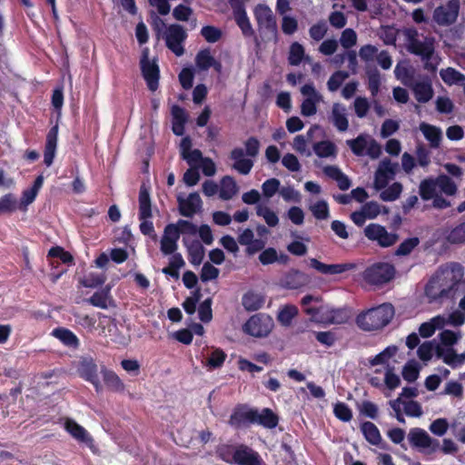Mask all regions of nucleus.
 I'll use <instances>...</instances> for the list:
<instances>
[{
  "mask_svg": "<svg viewBox=\"0 0 465 465\" xmlns=\"http://www.w3.org/2000/svg\"><path fill=\"white\" fill-rule=\"evenodd\" d=\"M394 314V307L391 303H382L361 312L356 317V323L362 331H378L387 326Z\"/></svg>",
  "mask_w": 465,
  "mask_h": 465,
  "instance_id": "f257e3e1",
  "label": "nucleus"
},
{
  "mask_svg": "<svg viewBox=\"0 0 465 465\" xmlns=\"http://www.w3.org/2000/svg\"><path fill=\"white\" fill-rule=\"evenodd\" d=\"M402 33L411 54L420 56L421 59L433 56L435 53V38L433 36L422 35V40H420V34L415 27L404 28Z\"/></svg>",
  "mask_w": 465,
  "mask_h": 465,
  "instance_id": "f03ea898",
  "label": "nucleus"
},
{
  "mask_svg": "<svg viewBox=\"0 0 465 465\" xmlns=\"http://www.w3.org/2000/svg\"><path fill=\"white\" fill-rule=\"evenodd\" d=\"M424 293L429 302L441 303L444 300L452 298L455 290L437 271L426 283Z\"/></svg>",
  "mask_w": 465,
  "mask_h": 465,
  "instance_id": "7ed1b4c3",
  "label": "nucleus"
},
{
  "mask_svg": "<svg viewBox=\"0 0 465 465\" xmlns=\"http://www.w3.org/2000/svg\"><path fill=\"white\" fill-rule=\"evenodd\" d=\"M139 213L138 218L141 221L140 231L143 235H152L154 233L153 223L150 219L153 217L152 201L150 196V189L142 184L138 196Z\"/></svg>",
  "mask_w": 465,
  "mask_h": 465,
  "instance_id": "20e7f679",
  "label": "nucleus"
},
{
  "mask_svg": "<svg viewBox=\"0 0 465 465\" xmlns=\"http://www.w3.org/2000/svg\"><path fill=\"white\" fill-rule=\"evenodd\" d=\"M395 276V268L389 262H375L362 272V278L370 285L381 286Z\"/></svg>",
  "mask_w": 465,
  "mask_h": 465,
  "instance_id": "39448f33",
  "label": "nucleus"
},
{
  "mask_svg": "<svg viewBox=\"0 0 465 465\" xmlns=\"http://www.w3.org/2000/svg\"><path fill=\"white\" fill-rule=\"evenodd\" d=\"M253 15L260 34L268 39L275 38L277 35V24L271 8L266 5L259 4L253 9Z\"/></svg>",
  "mask_w": 465,
  "mask_h": 465,
  "instance_id": "423d86ee",
  "label": "nucleus"
},
{
  "mask_svg": "<svg viewBox=\"0 0 465 465\" xmlns=\"http://www.w3.org/2000/svg\"><path fill=\"white\" fill-rule=\"evenodd\" d=\"M228 3L232 10V15L236 25L242 31L244 37H252L257 45H259V40L253 30L250 19L245 10V5L243 0H228Z\"/></svg>",
  "mask_w": 465,
  "mask_h": 465,
  "instance_id": "0eeeda50",
  "label": "nucleus"
},
{
  "mask_svg": "<svg viewBox=\"0 0 465 465\" xmlns=\"http://www.w3.org/2000/svg\"><path fill=\"white\" fill-rule=\"evenodd\" d=\"M140 67L142 75L151 92H155L159 87L160 68L156 60L149 59V50L145 48L141 56Z\"/></svg>",
  "mask_w": 465,
  "mask_h": 465,
  "instance_id": "6e6552de",
  "label": "nucleus"
},
{
  "mask_svg": "<svg viewBox=\"0 0 465 465\" xmlns=\"http://www.w3.org/2000/svg\"><path fill=\"white\" fill-rule=\"evenodd\" d=\"M363 232L368 240L376 242L381 248L391 247L399 240V235L396 232H389L383 225L379 223L368 224Z\"/></svg>",
  "mask_w": 465,
  "mask_h": 465,
  "instance_id": "1a4fd4ad",
  "label": "nucleus"
},
{
  "mask_svg": "<svg viewBox=\"0 0 465 465\" xmlns=\"http://www.w3.org/2000/svg\"><path fill=\"white\" fill-rule=\"evenodd\" d=\"M460 7V0H449L445 5H440L433 11V21L440 26H450L458 18Z\"/></svg>",
  "mask_w": 465,
  "mask_h": 465,
  "instance_id": "9d476101",
  "label": "nucleus"
},
{
  "mask_svg": "<svg viewBox=\"0 0 465 465\" xmlns=\"http://www.w3.org/2000/svg\"><path fill=\"white\" fill-rule=\"evenodd\" d=\"M273 327L272 318L267 314L252 315L244 324V331L253 337H266Z\"/></svg>",
  "mask_w": 465,
  "mask_h": 465,
  "instance_id": "9b49d317",
  "label": "nucleus"
},
{
  "mask_svg": "<svg viewBox=\"0 0 465 465\" xmlns=\"http://www.w3.org/2000/svg\"><path fill=\"white\" fill-rule=\"evenodd\" d=\"M186 38L187 33L181 25H170L165 31V45L176 56H182L184 54L183 44Z\"/></svg>",
  "mask_w": 465,
  "mask_h": 465,
  "instance_id": "f8f14e48",
  "label": "nucleus"
},
{
  "mask_svg": "<svg viewBox=\"0 0 465 465\" xmlns=\"http://www.w3.org/2000/svg\"><path fill=\"white\" fill-rule=\"evenodd\" d=\"M77 371L84 381L92 383L96 392L103 391V385L98 376V366L91 356L82 357L78 362Z\"/></svg>",
  "mask_w": 465,
  "mask_h": 465,
  "instance_id": "ddd939ff",
  "label": "nucleus"
},
{
  "mask_svg": "<svg viewBox=\"0 0 465 465\" xmlns=\"http://www.w3.org/2000/svg\"><path fill=\"white\" fill-rule=\"evenodd\" d=\"M256 409L249 408L245 404H238L232 410L228 424L235 430L248 428L255 424Z\"/></svg>",
  "mask_w": 465,
  "mask_h": 465,
  "instance_id": "4468645a",
  "label": "nucleus"
},
{
  "mask_svg": "<svg viewBox=\"0 0 465 465\" xmlns=\"http://www.w3.org/2000/svg\"><path fill=\"white\" fill-rule=\"evenodd\" d=\"M403 83L411 89L415 99L419 103H428L433 97L434 92L429 79L417 81L413 75H406Z\"/></svg>",
  "mask_w": 465,
  "mask_h": 465,
  "instance_id": "2eb2a0df",
  "label": "nucleus"
},
{
  "mask_svg": "<svg viewBox=\"0 0 465 465\" xmlns=\"http://www.w3.org/2000/svg\"><path fill=\"white\" fill-rule=\"evenodd\" d=\"M398 163H392L389 158L383 159L374 174V188L381 191L387 187L389 182L394 178Z\"/></svg>",
  "mask_w": 465,
  "mask_h": 465,
  "instance_id": "dca6fc26",
  "label": "nucleus"
},
{
  "mask_svg": "<svg viewBox=\"0 0 465 465\" xmlns=\"http://www.w3.org/2000/svg\"><path fill=\"white\" fill-rule=\"evenodd\" d=\"M311 282L310 276L298 269H291L280 279V286L286 290H298L307 286Z\"/></svg>",
  "mask_w": 465,
  "mask_h": 465,
  "instance_id": "f3484780",
  "label": "nucleus"
},
{
  "mask_svg": "<svg viewBox=\"0 0 465 465\" xmlns=\"http://www.w3.org/2000/svg\"><path fill=\"white\" fill-rule=\"evenodd\" d=\"M261 455L246 444L235 446L234 464L237 465H262Z\"/></svg>",
  "mask_w": 465,
  "mask_h": 465,
  "instance_id": "a211bd4d",
  "label": "nucleus"
},
{
  "mask_svg": "<svg viewBox=\"0 0 465 465\" xmlns=\"http://www.w3.org/2000/svg\"><path fill=\"white\" fill-rule=\"evenodd\" d=\"M64 429L78 442L84 443L92 451L94 450L95 445L94 438L74 420L67 419L64 422Z\"/></svg>",
  "mask_w": 465,
  "mask_h": 465,
  "instance_id": "6ab92c4d",
  "label": "nucleus"
},
{
  "mask_svg": "<svg viewBox=\"0 0 465 465\" xmlns=\"http://www.w3.org/2000/svg\"><path fill=\"white\" fill-rule=\"evenodd\" d=\"M177 202L180 214L188 218H192L200 212L203 206V201L198 193H191L186 199L178 197Z\"/></svg>",
  "mask_w": 465,
  "mask_h": 465,
  "instance_id": "aec40b11",
  "label": "nucleus"
},
{
  "mask_svg": "<svg viewBox=\"0 0 465 465\" xmlns=\"http://www.w3.org/2000/svg\"><path fill=\"white\" fill-rule=\"evenodd\" d=\"M229 158L233 161L232 167L242 175L249 174L254 164L251 157H245L244 149L241 147L233 148L230 153Z\"/></svg>",
  "mask_w": 465,
  "mask_h": 465,
  "instance_id": "412c9836",
  "label": "nucleus"
},
{
  "mask_svg": "<svg viewBox=\"0 0 465 465\" xmlns=\"http://www.w3.org/2000/svg\"><path fill=\"white\" fill-rule=\"evenodd\" d=\"M58 124L50 128L46 134L45 151H44V163L46 166L52 165L56 153L57 140H58Z\"/></svg>",
  "mask_w": 465,
  "mask_h": 465,
  "instance_id": "4be33fe9",
  "label": "nucleus"
},
{
  "mask_svg": "<svg viewBox=\"0 0 465 465\" xmlns=\"http://www.w3.org/2000/svg\"><path fill=\"white\" fill-rule=\"evenodd\" d=\"M438 272L456 291L464 275V269L461 264L453 262L446 268H440Z\"/></svg>",
  "mask_w": 465,
  "mask_h": 465,
  "instance_id": "5701e85b",
  "label": "nucleus"
},
{
  "mask_svg": "<svg viewBox=\"0 0 465 465\" xmlns=\"http://www.w3.org/2000/svg\"><path fill=\"white\" fill-rule=\"evenodd\" d=\"M171 114L173 117L172 130L173 133L177 136L183 135L185 132V124L188 121V114L184 108L178 104H173L171 108Z\"/></svg>",
  "mask_w": 465,
  "mask_h": 465,
  "instance_id": "b1692460",
  "label": "nucleus"
},
{
  "mask_svg": "<svg viewBox=\"0 0 465 465\" xmlns=\"http://www.w3.org/2000/svg\"><path fill=\"white\" fill-rule=\"evenodd\" d=\"M310 265L312 268L323 274H340L346 271H349L354 267L352 263H337V264H325L315 258L310 260Z\"/></svg>",
  "mask_w": 465,
  "mask_h": 465,
  "instance_id": "393cba45",
  "label": "nucleus"
},
{
  "mask_svg": "<svg viewBox=\"0 0 465 465\" xmlns=\"http://www.w3.org/2000/svg\"><path fill=\"white\" fill-rule=\"evenodd\" d=\"M100 372L106 388L113 392H124L125 390L124 383L120 377L112 370L105 366L101 367Z\"/></svg>",
  "mask_w": 465,
  "mask_h": 465,
  "instance_id": "a878e982",
  "label": "nucleus"
},
{
  "mask_svg": "<svg viewBox=\"0 0 465 465\" xmlns=\"http://www.w3.org/2000/svg\"><path fill=\"white\" fill-rule=\"evenodd\" d=\"M86 302L101 309H108L110 306H114V302L110 293V287L95 292Z\"/></svg>",
  "mask_w": 465,
  "mask_h": 465,
  "instance_id": "bb28decb",
  "label": "nucleus"
},
{
  "mask_svg": "<svg viewBox=\"0 0 465 465\" xmlns=\"http://www.w3.org/2000/svg\"><path fill=\"white\" fill-rule=\"evenodd\" d=\"M420 130L431 148H438L440 146L442 139V132L440 127L427 123H421L420 124Z\"/></svg>",
  "mask_w": 465,
  "mask_h": 465,
  "instance_id": "cd10ccee",
  "label": "nucleus"
},
{
  "mask_svg": "<svg viewBox=\"0 0 465 465\" xmlns=\"http://www.w3.org/2000/svg\"><path fill=\"white\" fill-rule=\"evenodd\" d=\"M183 242L187 247L189 262L194 266L200 265L204 258V248L203 244L198 240H193L187 242L186 240L183 239Z\"/></svg>",
  "mask_w": 465,
  "mask_h": 465,
  "instance_id": "c85d7f7f",
  "label": "nucleus"
},
{
  "mask_svg": "<svg viewBox=\"0 0 465 465\" xmlns=\"http://www.w3.org/2000/svg\"><path fill=\"white\" fill-rule=\"evenodd\" d=\"M53 336L58 339L64 345L77 349L79 347V339L77 336L69 329L64 327H58L53 330Z\"/></svg>",
  "mask_w": 465,
  "mask_h": 465,
  "instance_id": "c756f323",
  "label": "nucleus"
},
{
  "mask_svg": "<svg viewBox=\"0 0 465 465\" xmlns=\"http://www.w3.org/2000/svg\"><path fill=\"white\" fill-rule=\"evenodd\" d=\"M279 423V417L271 409L264 408L261 412L256 409L255 424L262 425L267 429H274Z\"/></svg>",
  "mask_w": 465,
  "mask_h": 465,
  "instance_id": "7c9ffc66",
  "label": "nucleus"
},
{
  "mask_svg": "<svg viewBox=\"0 0 465 465\" xmlns=\"http://www.w3.org/2000/svg\"><path fill=\"white\" fill-rule=\"evenodd\" d=\"M437 178H425L420 183L419 193L423 201H430L438 194Z\"/></svg>",
  "mask_w": 465,
  "mask_h": 465,
  "instance_id": "2f4dec72",
  "label": "nucleus"
},
{
  "mask_svg": "<svg viewBox=\"0 0 465 465\" xmlns=\"http://www.w3.org/2000/svg\"><path fill=\"white\" fill-rule=\"evenodd\" d=\"M361 430L365 440L371 445H379L381 441V435L378 427L371 421H363L361 424Z\"/></svg>",
  "mask_w": 465,
  "mask_h": 465,
  "instance_id": "473e14b6",
  "label": "nucleus"
},
{
  "mask_svg": "<svg viewBox=\"0 0 465 465\" xmlns=\"http://www.w3.org/2000/svg\"><path fill=\"white\" fill-rule=\"evenodd\" d=\"M409 440L414 447L429 448L431 444V438L422 429L414 428L410 430Z\"/></svg>",
  "mask_w": 465,
  "mask_h": 465,
  "instance_id": "72a5a7b5",
  "label": "nucleus"
},
{
  "mask_svg": "<svg viewBox=\"0 0 465 465\" xmlns=\"http://www.w3.org/2000/svg\"><path fill=\"white\" fill-rule=\"evenodd\" d=\"M237 192L238 187L236 182L232 176L226 175L221 180L219 196L222 200H231Z\"/></svg>",
  "mask_w": 465,
  "mask_h": 465,
  "instance_id": "f704fd0d",
  "label": "nucleus"
},
{
  "mask_svg": "<svg viewBox=\"0 0 465 465\" xmlns=\"http://www.w3.org/2000/svg\"><path fill=\"white\" fill-rule=\"evenodd\" d=\"M438 188L447 196H454L458 193V184L448 174H439L437 177Z\"/></svg>",
  "mask_w": 465,
  "mask_h": 465,
  "instance_id": "c9c22d12",
  "label": "nucleus"
},
{
  "mask_svg": "<svg viewBox=\"0 0 465 465\" xmlns=\"http://www.w3.org/2000/svg\"><path fill=\"white\" fill-rule=\"evenodd\" d=\"M345 109L339 104H334L331 111L332 123L340 132L347 131L349 121L344 113Z\"/></svg>",
  "mask_w": 465,
  "mask_h": 465,
  "instance_id": "e433bc0d",
  "label": "nucleus"
},
{
  "mask_svg": "<svg viewBox=\"0 0 465 465\" xmlns=\"http://www.w3.org/2000/svg\"><path fill=\"white\" fill-rule=\"evenodd\" d=\"M242 303L247 311L254 312L262 307L264 299L258 293L248 292L242 296Z\"/></svg>",
  "mask_w": 465,
  "mask_h": 465,
  "instance_id": "4c0bfd02",
  "label": "nucleus"
},
{
  "mask_svg": "<svg viewBox=\"0 0 465 465\" xmlns=\"http://www.w3.org/2000/svg\"><path fill=\"white\" fill-rule=\"evenodd\" d=\"M298 308L292 304L284 305L278 312L277 320L282 326H290L298 315Z\"/></svg>",
  "mask_w": 465,
  "mask_h": 465,
  "instance_id": "58836bf2",
  "label": "nucleus"
},
{
  "mask_svg": "<svg viewBox=\"0 0 465 465\" xmlns=\"http://www.w3.org/2000/svg\"><path fill=\"white\" fill-rule=\"evenodd\" d=\"M213 58L210 48L202 49L196 54L195 65L200 71H207L212 67Z\"/></svg>",
  "mask_w": 465,
  "mask_h": 465,
  "instance_id": "ea45409f",
  "label": "nucleus"
},
{
  "mask_svg": "<svg viewBox=\"0 0 465 465\" xmlns=\"http://www.w3.org/2000/svg\"><path fill=\"white\" fill-rule=\"evenodd\" d=\"M18 209V202L12 193H5L0 198V214L12 213Z\"/></svg>",
  "mask_w": 465,
  "mask_h": 465,
  "instance_id": "a19ab883",
  "label": "nucleus"
},
{
  "mask_svg": "<svg viewBox=\"0 0 465 465\" xmlns=\"http://www.w3.org/2000/svg\"><path fill=\"white\" fill-rule=\"evenodd\" d=\"M313 151L321 158H327L336 153V146L331 141H322L315 143Z\"/></svg>",
  "mask_w": 465,
  "mask_h": 465,
  "instance_id": "79ce46f5",
  "label": "nucleus"
},
{
  "mask_svg": "<svg viewBox=\"0 0 465 465\" xmlns=\"http://www.w3.org/2000/svg\"><path fill=\"white\" fill-rule=\"evenodd\" d=\"M398 351V347L396 345H391L386 347L382 351L375 355L373 358L369 360V362L371 366H376L380 364L386 363L391 358L395 356Z\"/></svg>",
  "mask_w": 465,
  "mask_h": 465,
  "instance_id": "37998d69",
  "label": "nucleus"
},
{
  "mask_svg": "<svg viewBox=\"0 0 465 465\" xmlns=\"http://www.w3.org/2000/svg\"><path fill=\"white\" fill-rule=\"evenodd\" d=\"M402 192V184L399 182L393 183L389 187H385L380 194V198L384 202H393L397 200Z\"/></svg>",
  "mask_w": 465,
  "mask_h": 465,
  "instance_id": "c03bdc74",
  "label": "nucleus"
},
{
  "mask_svg": "<svg viewBox=\"0 0 465 465\" xmlns=\"http://www.w3.org/2000/svg\"><path fill=\"white\" fill-rule=\"evenodd\" d=\"M322 299L318 296H313L312 294H307L303 296L301 300V304L304 307V312L308 315H311L313 318H317V316L322 312L323 307H307L312 302H320Z\"/></svg>",
  "mask_w": 465,
  "mask_h": 465,
  "instance_id": "a18cd8bd",
  "label": "nucleus"
},
{
  "mask_svg": "<svg viewBox=\"0 0 465 465\" xmlns=\"http://www.w3.org/2000/svg\"><path fill=\"white\" fill-rule=\"evenodd\" d=\"M446 240L451 244L465 243V221L451 229Z\"/></svg>",
  "mask_w": 465,
  "mask_h": 465,
  "instance_id": "49530a36",
  "label": "nucleus"
},
{
  "mask_svg": "<svg viewBox=\"0 0 465 465\" xmlns=\"http://www.w3.org/2000/svg\"><path fill=\"white\" fill-rule=\"evenodd\" d=\"M347 144L355 155L362 156L365 154L368 141L365 135L360 134L355 139L348 140Z\"/></svg>",
  "mask_w": 465,
  "mask_h": 465,
  "instance_id": "de8ad7c7",
  "label": "nucleus"
},
{
  "mask_svg": "<svg viewBox=\"0 0 465 465\" xmlns=\"http://www.w3.org/2000/svg\"><path fill=\"white\" fill-rule=\"evenodd\" d=\"M304 57V48L298 42H294L290 46L288 62L291 65H299Z\"/></svg>",
  "mask_w": 465,
  "mask_h": 465,
  "instance_id": "09e8293b",
  "label": "nucleus"
},
{
  "mask_svg": "<svg viewBox=\"0 0 465 465\" xmlns=\"http://www.w3.org/2000/svg\"><path fill=\"white\" fill-rule=\"evenodd\" d=\"M368 89L374 97L378 94L381 86V74L377 68L367 71Z\"/></svg>",
  "mask_w": 465,
  "mask_h": 465,
  "instance_id": "8fccbe9b",
  "label": "nucleus"
},
{
  "mask_svg": "<svg viewBox=\"0 0 465 465\" xmlns=\"http://www.w3.org/2000/svg\"><path fill=\"white\" fill-rule=\"evenodd\" d=\"M256 214L262 216L270 227H275L279 223L277 214L267 206L258 205Z\"/></svg>",
  "mask_w": 465,
  "mask_h": 465,
  "instance_id": "3c124183",
  "label": "nucleus"
},
{
  "mask_svg": "<svg viewBox=\"0 0 465 465\" xmlns=\"http://www.w3.org/2000/svg\"><path fill=\"white\" fill-rule=\"evenodd\" d=\"M348 77L349 74L346 71L339 70L334 72L327 82V87L329 91H337Z\"/></svg>",
  "mask_w": 465,
  "mask_h": 465,
  "instance_id": "603ef678",
  "label": "nucleus"
},
{
  "mask_svg": "<svg viewBox=\"0 0 465 465\" xmlns=\"http://www.w3.org/2000/svg\"><path fill=\"white\" fill-rule=\"evenodd\" d=\"M320 321L332 324H341L347 322V315L343 310L331 309L327 312L326 317H322Z\"/></svg>",
  "mask_w": 465,
  "mask_h": 465,
  "instance_id": "864d4df0",
  "label": "nucleus"
},
{
  "mask_svg": "<svg viewBox=\"0 0 465 465\" xmlns=\"http://www.w3.org/2000/svg\"><path fill=\"white\" fill-rule=\"evenodd\" d=\"M201 35L205 39L206 42L213 44L222 38L223 32L216 26L204 25L201 29Z\"/></svg>",
  "mask_w": 465,
  "mask_h": 465,
  "instance_id": "5fc2aeb1",
  "label": "nucleus"
},
{
  "mask_svg": "<svg viewBox=\"0 0 465 465\" xmlns=\"http://www.w3.org/2000/svg\"><path fill=\"white\" fill-rule=\"evenodd\" d=\"M420 243L418 237L405 239L396 249L395 255L406 256L410 254Z\"/></svg>",
  "mask_w": 465,
  "mask_h": 465,
  "instance_id": "6e6d98bb",
  "label": "nucleus"
},
{
  "mask_svg": "<svg viewBox=\"0 0 465 465\" xmlns=\"http://www.w3.org/2000/svg\"><path fill=\"white\" fill-rule=\"evenodd\" d=\"M333 413L337 419L348 422L352 419V411L344 402H337L333 407Z\"/></svg>",
  "mask_w": 465,
  "mask_h": 465,
  "instance_id": "4d7b16f0",
  "label": "nucleus"
},
{
  "mask_svg": "<svg viewBox=\"0 0 465 465\" xmlns=\"http://www.w3.org/2000/svg\"><path fill=\"white\" fill-rule=\"evenodd\" d=\"M212 304H213L212 298H207L203 302H202L199 306V309H198L199 319L204 323L211 322L213 319Z\"/></svg>",
  "mask_w": 465,
  "mask_h": 465,
  "instance_id": "13d9d810",
  "label": "nucleus"
},
{
  "mask_svg": "<svg viewBox=\"0 0 465 465\" xmlns=\"http://www.w3.org/2000/svg\"><path fill=\"white\" fill-rule=\"evenodd\" d=\"M358 409L360 413L367 418L375 420L378 417L379 408L371 401H363Z\"/></svg>",
  "mask_w": 465,
  "mask_h": 465,
  "instance_id": "bf43d9fd",
  "label": "nucleus"
},
{
  "mask_svg": "<svg viewBox=\"0 0 465 465\" xmlns=\"http://www.w3.org/2000/svg\"><path fill=\"white\" fill-rule=\"evenodd\" d=\"M328 31L327 24L324 20H321L318 23L312 25L309 29V35L314 41L322 40Z\"/></svg>",
  "mask_w": 465,
  "mask_h": 465,
  "instance_id": "052dcab7",
  "label": "nucleus"
},
{
  "mask_svg": "<svg viewBox=\"0 0 465 465\" xmlns=\"http://www.w3.org/2000/svg\"><path fill=\"white\" fill-rule=\"evenodd\" d=\"M310 209L317 220H325L330 216L328 203L323 200L318 201Z\"/></svg>",
  "mask_w": 465,
  "mask_h": 465,
  "instance_id": "680f3d73",
  "label": "nucleus"
},
{
  "mask_svg": "<svg viewBox=\"0 0 465 465\" xmlns=\"http://www.w3.org/2000/svg\"><path fill=\"white\" fill-rule=\"evenodd\" d=\"M340 43L345 49H350L357 43V34L351 28H346L342 31Z\"/></svg>",
  "mask_w": 465,
  "mask_h": 465,
  "instance_id": "e2e57ef3",
  "label": "nucleus"
},
{
  "mask_svg": "<svg viewBox=\"0 0 465 465\" xmlns=\"http://www.w3.org/2000/svg\"><path fill=\"white\" fill-rule=\"evenodd\" d=\"M420 373V369L414 362H407L402 369V377L408 382L415 381Z\"/></svg>",
  "mask_w": 465,
  "mask_h": 465,
  "instance_id": "0e129e2a",
  "label": "nucleus"
},
{
  "mask_svg": "<svg viewBox=\"0 0 465 465\" xmlns=\"http://www.w3.org/2000/svg\"><path fill=\"white\" fill-rule=\"evenodd\" d=\"M179 82L184 90H189L193 87L194 72L192 68H183L178 75Z\"/></svg>",
  "mask_w": 465,
  "mask_h": 465,
  "instance_id": "69168bd1",
  "label": "nucleus"
},
{
  "mask_svg": "<svg viewBox=\"0 0 465 465\" xmlns=\"http://www.w3.org/2000/svg\"><path fill=\"white\" fill-rule=\"evenodd\" d=\"M234 450L235 446L233 445H223L217 450V456L223 461L234 464Z\"/></svg>",
  "mask_w": 465,
  "mask_h": 465,
  "instance_id": "338daca9",
  "label": "nucleus"
},
{
  "mask_svg": "<svg viewBox=\"0 0 465 465\" xmlns=\"http://www.w3.org/2000/svg\"><path fill=\"white\" fill-rule=\"evenodd\" d=\"M219 273V269H217L213 264L207 262L203 265L200 277L202 282H206L217 279Z\"/></svg>",
  "mask_w": 465,
  "mask_h": 465,
  "instance_id": "774afa93",
  "label": "nucleus"
}]
</instances>
